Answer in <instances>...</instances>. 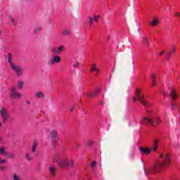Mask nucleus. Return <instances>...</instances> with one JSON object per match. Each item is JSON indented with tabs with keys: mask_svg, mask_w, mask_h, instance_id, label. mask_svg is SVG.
<instances>
[{
	"mask_svg": "<svg viewBox=\"0 0 180 180\" xmlns=\"http://www.w3.org/2000/svg\"><path fill=\"white\" fill-rule=\"evenodd\" d=\"M159 157L160 160L155 163L152 167L148 169V174L161 172V171L165 168V165H169V155L160 153Z\"/></svg>",
	"mask_w": 180,
	"mask_h": 180,
	"instance_id": "nucleus-1",
	"label": "nucleus"
},
{
	"mask_svg": "<svg viewBox=\"0 0 180 180\" xmlns=\"http://www.w3.org/2000/svg\"><path fill=\"white\" fill-rule=\"evenodd\" d=\"M62 51H65V46H60L58 48H53L51 49V53H52V58L47 60L48 67H53L56 64L61 63V58H60V54Z\"/></svg>",
	"mask_w": 180,
	"mask_h": 180,
	"instance_id": "nucleus-2",
	"label": "nucleus"
},
{
	"mask_svg": "<svg viewBox=\"0 0 180 180\" xmlns=\"http://www.w3.org/2000/svg\"><path fill=\"white\" fill-rule=\"evenodd\" d=\"M8 63L12 71H13V72H15L17 77H23V68L13 63V60H12V54L11 53H8Z\"/></svg>",
	"mask_w": 180,
	"mask_h": 180,
	"instance_id": "nucleus-3",
	"label": "nucleus"
},
{
	"mask_svg": "<svg viewBox=\"0 0 180 180\" xmlns=\"http://www.w3.org/2000/svg\"><path fill=\"white\" fill-rule=\"evenodd\" d=\"M53 160L55 162H57L58 165L60 166L62 168H64L67 166L74 167V161L68 160L67 159H61V158H60V155H58V153L57 152L53 156Z\"/></svg>",
	"mask_w": 180,
	"mask_h": 180,
	"instance_id": "nucleus-4",
	"label": "nucleus"
},
{
	"mask_svg": "<svg viewBox=\"0 0 180 180\" xmlns=\"http://www.w3.org/2000/svg\"><path fill=\"white\" fill-rule=\"evenodd\" d=\"M169 96L172 100V103L170 104L172 110H178L180 108V105L175 103V101H176V98H178V94L172 88L169 90Z\"/></svg>",
	"mask_w": 180,
	"mask_h": 180,
	"instance_id": "nucleus-5",
	"label": "nucleus"
},
{
	"mask_svg": "<svg viewBox=\"0 0 180 180\" xmlns=\"http://www.w3.org/2000/svg\"><path fill=\"white\" fill-rule=\"evenodd\" d=\"M161 121L160 118L157 117L155 119L150 118V117H143L141 120V123L142 124H150V126H155V124H158Z\"/></svg>",
	"mask_w": 180,
	"mask_h": 180,
	"instance_id": "nucleus-6",
	"label": "nucleus"
},
{
	"mask_svg": "<svg viewBox=\"0 0 180 180\" xmlns=\"http://www.w3.org/2000/svg\"><path fill=\"white\" fill-rule=\"evenodd\" d=\"M0 116L2 119L3 123H6V122H8L11 117V114L6 108L2 107L0 108Z\"/></svg>",
	"mask_w": 180,
	"mask_h": 180,
	"instance_id": "nucleus-7",
	"label": "nucleus"
},
{
	"mask_svg": "<svg viewBox=\"0 0 180 180\" xmlns=\"http://www.w3.org/2000/svg\"><path fill=\"white\" fill-rule=\"evenodd\" d=\"M136 94L138 101H139V102H141V103H142L143 106H145L146 108H150L151 106V104H150L148 101L143 98V95H141V93H140V91H139L138 89H136Z\"/></svg>",
	"mask_w": 180,
	"mask_h": 180,
	"instance_id": "nucleus-8",
	"label": "nucleus"
},
{
	"mask_svg": "<svg viewBox=\"0 0 180 180\" xmlns=\"http://www.w3.org/2000/svg\"><path fill=\"white\" fill-rule=\"evenodd\" d=\"M10 98L11 99L12 103H13L15 101L14 99H20L22 98V94L18 92V89L15 87H13L11 90V96Z\"/></svg>",
	"mask_w": 180,
	"mask_h": 180,
	"instance_id": "nucleus-9",
	"label": "nucleus"
},
{
	"mask_svg": "<svg viewBox=\"0 0 180 180\" xmlns=\"http://www.w3.org/2000/svg\"><path fill=\"white\" fill-rule=\"evenodd\" d=\"M101 94V89H96L95 92H90V93H86L84 94L85 98H95L96 95H99Z\"/></svg>",
	"mask_w": 180,
	"mask_h": 180,
	"instance_id": "nucleus-10",
	"label": "nucleus"
},
{
	"mask_svg": "<svg viewBox=\"0 0 180 180\" xmlns=\"http://www.w3.org/2000/svg\"><path fill=\"white\" fill-rule=\"evenodd\" d=\"M50 136L52 139L53 144H57L58 139H57V131L52 130L50 133Z\"/></svg>",
	"mask_w": 180,
	"mask_h": 180,
	"instance_id": "nucleus-11",
	"label": "nucleus"
},
{
	"mask_svg": "<svg viewBox=\"0 0 180 180\" xmlns=\"http://www.w3.org/2000/svg\"><path fill=\"white\" fill-rule=\"evenodd\" d=\"M152 148H144V147H140L139 151L141 152V154H145L146 155H148L151 153Z\"/></svg>",
	"mask_w": 180,
	"mask_h": 180,
	"instance_id": "nucleus-12",
	"label": "nucleus"
},
{
	"mask_svg": "<svg viewBox=\"0 0 180 180\" xmlns=\"http://www.w3.org/2000/svg\"><path fill=\"white\" fill-rule=\"evenodd\" d=\"M99 19V15H94L93 17L89 18V26H92L94 25V22H98Z\"/></svg>",
	"mask_w": 180,
	"mask_h": 180,
	"instance_id": "nucleus-13",
	"label": "nucleus"
},
{
	"mask_svg": "<svg viewBox=\"0 0 180 180\" xmlns=\"http://www.w3.org/2000/svg\"><path fill=\"white\" fill-rule=\"evenodd\" d=\"M35 98H37V99H42L43 98H44V94L41 91H37V93H35Z\"/></svg>",
	"mask_w": 180,
	"mask_h": 180,
	"instance_id": "nucleus-14",
	"label": "nucleus"
},
{
	"mask_svg": "<svg viewBox=\"0 0 180 180\" xmlns=\"http://www.w3.org/2000/svg\"><path fill=\"white\" fill-rule=\"evenodd\" d=\"M25 158H26L27 161H32L33 155H32V153L30 152H27L25 154Z\"/></svg>",
	"mask_w": 180,
	"mask_h": 180,
	"instance_id": "nucleus-15",
	"label": "nucleus"
},
{
	"mask_svg": "<svg viewBox=\"0 0 180 180\" xmlns=\"http://www.w3.org/2000/svg\"><path fill=\"white\" fill-rule=\"evenodd\" d=\"M49 172H50L51 176H56V167L51 166L49 167Z\"/></svg>",
	"mask_w": 180,
	"mask_h": 180,
	"instance_id": "nucleus-16",
	"label": "nucleus"
},
{
	"mask_svg": "<svg viewBox=\"0 0 180 180\" xmlns=\"http://www.w3.org/2000/svg\"><path fill=\"white\" fill-rule=\"evenodd\" d=\"M23 85H25V82L22 80H19L17 83V86L18 89H22V88H23Z\"/></svg>",
	"mask_w": 180,
	"mask_h": 180,
	"instance_id": "nucleus-17",
	"label": "nucleus"
},
{
	"mask_svg": "<svg viewBox=\"0 0 180 180\" xmlns=\"http://www.w3.org/2000/svg\"><path fill=\"white\" fill-rule=\"evenodd\" d=\"M5 156L8 158H11V160H13V158H15V154L11 152H6Z\"/></svg>",
	"mask_w": 180,
	"mask_h": 180,
	"instance_id": "nucleus-18",
	"label": "nucleus"
},
{
	"mask_svg": "<svg viewBox=\"0 0 180 180\" xmlns=\"http://www.w3.org/2000/svg\"><path fill=\"white\" fill-rule=\"evenodd\" d=\"M143 41H144V43H146V44L147 46H150V44H151V40L149 39L148 37H146H146L143 38Z\"/></svg>",
	"mask_w": 180,
	"mask_h": 180,
	"instance_id": "nucleus-19",
	"label": "nucleus"
},
{
	"mask_svg": "<svg viewBox=\"0 0 180 180\" xmlns=\"http://www.w3.org/2000/svg\"><path fill=\"white\" fill-rule=\"evenodd\" d=\"M172 53H175L174 48H172L171 51L167 53V54L166 55V60H169V56H171V54H172Z\"/></svg>",
	"mask_w": 180,
	"mask_h": 180,
	"instance_id": "nucleus-20",
	"label": "nucleus"
},
{
	"mask_svg": "<svg viewBox=\"0 0 180 180\" xmlns=\"http://www.w3.org/2000/svg\"><path fill=\"white\" fill-rule=\"evenodd\" d=\"M37 149V143H36V141H34L32 147V151L33 154H34V153H36Z\"/></svg>",
	"mask_w": 180,
	"mask_h": 180,
	"instance_id": "nucleus-21",
	"label": "nucleus"
},
{
	"mask_svg": "<svg viewBox=\"0 0 180 180\" xmlns=\"http://www.w3.org/2000/svg\"><path fill=\"white\" fill-rule=\"evenodd\" d=\"M63 34V36H71V30H65Z\"/></svg>",
	"mask_w": 180,
	"mask_h": 180,
	"instance_id": "nucleus-22",
	"label": "nucleus"
},
{
	"mask_svg": "<svg viewBox=\"0 0 180 180\" xmlns=\"http://www.w3.org/2000/svg\"><path fill=\"white\" fill-rule=\"evenodd\" d=\"M151 26H157L158 25V20L157 18H153V20L150 22Z\"/></svg>",
	"mask_w": 180,
	"mask_h": 180,
	"instance_id": "nucleus-23",
	"label": "nucleus"
},
{
	"mask_svg": "<svg viewBox=\"0 0 180 180\" xmlns=\"http://www.w3.org/2000/svg\"><path fill=\"white\" fill-rule=\"evenodd\" d=\"M153 151H157V148L158 147V140L155 139L154 141V143H153Z\"/></svg>",
	"mask_w": 180,
	"mask_h": 180,
	"instance_id": "nucleus-24",
	"label": "nucleus"
},
{
	"mask_svg": "<svg viewBox=\"0 0 180 180\" xmlns=\"http://www.w3.org/2000/svg\"><path fill=\"white\" fill-rule=\"evenodd\" d=\"M151 85L152 86H155V76L154 75L151 77Z\"/></svg>",
	"mask_w": 180,
	"mask_h": 180,
	"instance_id": "nucleus-25",
	"label": "nucleus"
},
{
	"mask_svg": "<svg viewBox=\"0 0 180 180\" xmlns=\"http://www.w3.org/2000/svg\"><path fill=\"white\" fill-rule=\"evenodd\" d=\"M41 32V27H37L34 29V33H40Z\"/></svg>",
	"mask_w": 180,
	"mask_h": 180,
	"instance_id": "nucleus-26",
	"label": "nucleus"
},
{
	"mask_svg": "<svg viewBox=\"0 0 180 180\" xmlns=\"http://www.w3.org/2000/svg\"><path fill=\"white\" fill-rule=\"evenodd\" d=\"M0 154H1V155H6V151H5V148H0Z\"/></svg>",
	"mask_w": 180,
	"mask_h": 180,
	"instance_id": "nucleus-27",
	"label": "nucleus"
},
{
	"mask_svg": "<svg viewBox=\"0 0 180 180\" xmlns=\"http://www.w3.org/2000/svg\"><path fill=\"white\" fill-rule=\"evenodd\" d=\"M90 71L91 72H94V71H96V66L94 64L92 65V67Z\"/></svg>",
	"mask_w": 180,
	"mask_h": 180,
	"instance_id": "nucleus-28",
	"label": "nucleus"
},
{
	"mask_svg": "<svg viewBox=\"0 0 180 180\" xmlns=\"http://www.w3.org/2000/svg\"><path fill=\"white\" fill-rule=\"evenodd\" d=\"M13 180H20V178H19V176L16 175V174H14Z\"/></svg>",
	"mask_w": 180,
	"mask_h": 180,
	"instance_id": "nucleus-29",
	"label": "nucleus"
},
{
	"mask_svg": "<svg viewBox=\"0 0 180 180\" xmlns=\"http://www.w3.org/2000/svg\"><path fill=\"white\" fill-rule=\"evenodd\" d=\"M10 20L13 25H16V20H15L12 17H10Z\"/></svg>",
	"mask_w": 180,
	"mask_h": 180,
	"instance_id": "nucleus-30",
	"label": "nucleus"
},
{
	"mask_svg": "<svg viewBox=\"0 0 180 180\" xmlns=\"http://www.w3.org/2000/svg\"><path fill=\"white\" fill-rule=\"evenodd\" d=\"M5 162H6V160L0 158V165L5 164Z\"/></svg>",
	"mask_w": 180,
	"mask_h": 180,
	"instance_id": "nucleus-31",
	"label": "nucleus"
},
{
	"mask_svg": "<svg viewBox=\"0 0 180 180\" xmlns=\"http://www.w3.org/2000/svg\"><path fill=\"white\" fill-rule=\"evenodd\" d=\"M96 167V162L94 161L91 162V168H95Z\"/></svg>",
	"mask_w": 180,
	"mask_h": 180,
	"instance_id": "nucleus-32",
	"label": "nucleus"
},
{
	"mask_svg": "<svg viewBox=\"0 0 180 180\" xmlns=\"http://www.w3.org/2000/svg\"><path fill=\"white\" fill-rule=\"evenodd\" d=\"M161 94H163V96H165H165H167V92H165V91H164L163 89L161 90Z\"/></svg>",
	"mask_w": 180,
	"mask_h": 180,
	"instance_id": "nucleus-33",
	"label": "nucleus"
},
{
	"mask_svg": "<svg viewBox=\"0 0 180 180\" xmlns=\"http://www.w3.org/2000/svg\"><path fill=\"white\" fill-rule=\"evenodd\" d=\"M79 65V63L78 62H76L74 65V67L75 68H78Z\"/></svg>",
	"mask_w": 180,
	"mask_h": 180,
	"instance_id": "nucleus-34",
	"label": "nucleus"
},
{
	"mask_svg": "<svg viewBox=\"0 0 180 180\" xmlns=\"http://www.w3.org/2000/svg\"><path fill=\"white\" fill-rule=\"evenodd\" d=\"M74 109H75V105H74V106L70 109V112H74Z\"/></svg>",
	"mask_w": 180,
	"mask_h": 180,
	"instance_id": "nucleus-35",
	"label": "nucleus"
},
{
	"mask_svg": "<svg viewBox=\"0 0 180 180\" xmlns=\"http://www.w3.org/2000/svg\"><path fill=\"white\" fill-rule=\"evenodd\" d=\"M162 54H165V51H162L160 53V56H162Z\"/></svg>",
	"mask_w": 180,
	"mask_h": 180,
	"instance_id": "nucleus-36",
	"label": "nucleus"
},
{
	"mask_svg": "<svg viewBox=\"0 0 180 180\" xmlns=\"http://www.w3.org/2000/svg\"><path fill=\"white\" fill-rule=\"evenodd\" d=\"M175 16L179 17L180 16V13H176Z\"/></svg>",
	"mask_w": 180,
	"mask_h": 180,
	"instance_id": "nucleus-37",
	"label": "nucleus"
},
{
	"mask_svg": "<svg viewBox=\"0 0 180 180\" xmlns=\"http://www.w3.org/2000/svg\"><path fill=\"white\" fill-rule=\"evenodd\" d=\"M133 101L134 102H136V101H137V98L136 97H133Z\"/></svg>",
	"mask_w": 180,
	"mask_h": 180,
	"instance_id": "nucleus-38",
	"label": "nucleus"
},
{
	"mask_svg": "<svg viewBox=\"0 0 180 180\" xmlns=\"http://www.w3.org/2000/svg\"><path fill=\"white\" fill-rule=\"evenodd\" d=\"M26 104L28 105H30V101H26Z\"/></svg>",
	"mask_w": 180,
	"mask_h": 180,
	"instance_id": "nucleus-39",
	"label": "nucleus"
},
{
	"mask_svg": "<svg viewBox=\"0 0 180 180\" xmlns=\"http://www.w3.org/2000/svg\"><path fill=\"white\" fill-rule=\"evenodd\" d=\"M0 168H1V169L2 171H5V167H0Z\"/></svg>",
	"mask_w": 180,
	"mask_h": 180,
	"instance_id": "nucleus-40",
	"label": "nucleus"
},
{
	"mask_svg": "<svg viewBox=\"0 0 180 180\" xmlns=\"http://www.w3.org/2000/svg\"><path fill=\"white\" fill-rule=\"evenodd\" d=\"M144 172H145L146 175H147L148 172H147V170L146 169H144Z\"/></svg>",
	"mask_w": 180,
	"mask_h": 180,
	"instance_id": "nucleus-41",
	"label": "nucleus"
},
{
	"mask_svg": "<svg viewBox=\"0 0 180 180\" xmlns=\"http://www.w3.org/2000/svg\"><path fill=\"white\" fill-rule=\"evenodd\" d=\"M79 148V145H77L76 146V149L77 150V148Z\"/></svg>",
	"mask_w": 180,
	"mask_h": 180,
	"instance_id": "nucleus-42",
	"label": "nucleus"
},
{
	"mask_svg": "<svg viewBox=\"0 0 180 180\" xmlns=\"http://www.w3.org/2000/svg\"><path fill=\"white\" fill-rule=\"evenodd\" d=\"M98 72H99V70H97V72L96 73V75H98Z\"/></svg>",
	"mask_w": 180,
	"mask_h": 180,
	"instance_id": "nucleus-43",
	"label": "nucleus"
},
{
	"mask_svg": "<svg viewBox=\"0 0 180 180\" xmlns=\"http://www.w3.org/2000/svg\"><path fill=\"white\" fill-rule=\"evenodd\" d=\"M99 105H103V103H102V102H101V103H99Z\"/></svg>",
	"mask_w": 180,
	"mask_h": 180,
	"instance_id": "nucleus-44",
	"label": "nucleus"
},
{
	"mask_svg": "<svg viewBox=\"0 0 180 180\" xmlns=\"http://www.w3.org/2000/svg\"><path fill=\"white\" fill-rule=\"evenodd\" d=\"M1 126H2V123L1 122H0V127H1Z\"/></svg>",
	"mask_w": 180,
	"mask_h": 180,
	"instance_id": "nucleus-45",
	"label": "nucleus"
},
{
	"mask_svg": "<svg viewBox=\"0 0 180 180\" xmlns=\"http://www.w3.org/2000/svg\"><path fill=\"white\" fill-rule=\"evenodd\" d=\"M53 150H56V148H53Z\"/></svg>",
	"mask_w": 180,
	"mask_h": 180,
	"instance_id": "nucleus-46",
	"label": "nucleus"
}]
</instances>
